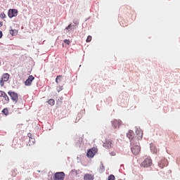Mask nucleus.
Listing matches in <instances>:
<instances>
[{"label":"nucleus","instance_id":"nucleus-9","mask_svg":"<svg viewBox=\"0 0 180 180\" xmlns=\"http://www.w3.org/2000/svg\"><path fill=\"white\" fill-rule=\"evenodd\" d=\"M136 136L135 137L136 138V141L139 142L140 140L143 139V131L141 129H136Z\"/></svg>","mask_w":180,"mask_h":180},{"label":"nucleus","instance_id":"nucleus-33","mask_svg":"<svg viewBox=\"0 0 180 180\" xmlns=\"http://www.w3.org/2000/svg\"><path fill=\"white\" fill-rule=\"evenodd\" d=\"M37 172H40V171H39V170H38Z\"/></svg>","mask_w":180,"mask_h":180},{"label":"nucleus","instance_id":"nucleus-28","mask_svg":"<svg viewBox=\"0 0 180 180\" xmlns=\"http://www.w3.org/2000/svg\"><path fill=\"white\" fill-rule=\"evenodd\" d=\"M110 154V155H112V156L116 155V153L115 152H111Z\"/></svg>","mask_w":180,"mask_h":180},{"label":"nucleus","instance_id":"nucleus-3","mask_svg":"<svg viewBox=\"0 0 180 180\" xmlns=\"http://www.w3.org/2000/svg\"><path fill=\"white\" fill-rule=\"evenodd\" d=\"M127 137L130 140L131 144H134L137 141V138L134 137V131L129 130L127 134Z\"/></svg>","mask_w":180,"mask_h":180},{"label":"nucleus","instance_id":"nucleus-29","mask_svg":"<svg viewBox=\"0 0 180 180\" xmlns=\"http://www.w3.org/2000/svg\"><path fill=\"white\" fill-rule=\"evenodd\" d=\"M27 136H28V137H30V139H31V137H32V134L28 133Z\"/></svg>","mask_w":180,"mask_h":180},{"label":"nucleus","instance_id":"nucleus-24","mask_svg":"<svg viewBox=\"0 0 180 180\" xmlns=\"http://www.w3.org/2000/svg\"><path fill=\"white\" fill-rule=\"evenodd\" d=\"M0 17H1L3 19H5V18H6V15H5V13H3L0 15Z\"/></svg>","mask_w":180,"mask_h":180},{"label":"nucleus","instance_id":"nucleus-10","mask_svg":"<svg viewBox=\"0 0 180 180\" xmlns=\"http://www.w3.org/2000/svg\"><path fill=\"white\" fill-rule=\"evenodd\" d=\"M8 17L15 18L18 16V10L16 9H10L8 13Z\"/></svg>","mask_w":180,"mask_h":180},{"label":"nucleus","instance_id":"nucleus-18","mask_svg":"<svg viewBox=\"0 0 180 180\" xmlns=\"http://www.w3.org/2000/svg\"><path fill=\"white\" fill-rule=\"evenodd\" d=\"M2 113H4V115H5L6 116H8V115H9V110H8V108H4L2 110Z\"/></svg>","mask_w":180,"mask_h":180},{"label":"nucleus","instance_id":"nucleus-23","mask_svg":"<svg viewBox=\"0 0 180 180\" xmlns=\"http://www.w3.org/2000/svg\"><path fill=\"white\" fill-rule=\"evenodd\" d=\"M58 92H60V91H63V86H59V87L57 89Z\"/></svg>","mask_w":180,"mask_h":180},{"label":"nucleus","instance_id":"nucleus-16","mask_svg":"<svg viewBox=\"0 0 180 180\" xmlns=\"http://www.w3.org/2000/svg\"><path fill=\"white\" fill-rule=\"evenodd\" d=\"M49 105H51V106H54L56 101H54V99L51 98L49 99V101H48Z\"/></svg>","mask_w":180,"mask_h":180},{"label":"nucleus","instance_id":"nucleus-11","mask_svg":"<svg viewBox=\"0 0 180 180\" xmlns=\"http://www.w3.org/2000/svg\"><path fill=\"white\" fill-rule=\"evenodd\" d=\"M33 81H34V77H33V75H30L28 79L25 82V85H26V86H30Z\"/></svg>","mask_w":180,"mask_h":180},{"label":"nucleus","instance_id":"nucleus-21","mask_svg":"<svg viewBox=\"0 0 180 180\" xmlns=\"http://www.w3.org/2000/svg\"><path fill=\"white\" fill-rule=\"evenodd\" d=\"M62 77L63 76H61V75H58V76L56 77V84H58V79H61Z\"/></svg>","mask_w":180,"mask_h":180},{"label":"nucleus","instance_id":"nucleus-8","mask_svg":"<svg viewBox=\"0 0 180 180\" xmlns=\"http://www.w3.org/2000/svg\"><path fill=\"white\" fill-rule=\"evenodd\" d=\"M158 165L160 168L168 166V160L165 158H162L159 162Z\"/></svg>","mask_w":180,"mask_h":180},{"label":"nucleus","instance_id":"nucleus-7","mask_svg":"<svg viewBox=\"0 0 180 180\" xmlns=\"http://www.w3.org/2000/svg\"><path fill=\"white\" fill-rule=\"evenodd\" d=\"M65 174L64 172H56L54 175L53 180H64Z\"/></svg>","mask_w":180,"mask_h":180},{"label":"nucleus","instance_id":"nucleus-30","mask_svg":"<svg viewBox=\"0 0 180 180\" xmlns=\"http://www.w3.org/2000/svg\"><path fill=\"white\" fill-rule=\"evenodd\" d=\"M73 23H75V25H78V22L77 20H74Z\"/></svg>","mask_w":180,"mask_h":180},{"label":"nucleus","instance_id":"nucleus-13","mask_svg":"<svg viewBox=\"0 0 180 180\" xmlns=\"http://www.w3.org/2000/svg\"><path fill=\"white\" fill-rule=\"evenodd\" d=\"M122 124V122L120 120H114L112 121V126L115 129H117V127H120V126Z\"/></svg>","mask_w":180,"mask_h":180},{"label":"nucleus","instance_id":"nucleus-14","mask_svg":"<svg viewBox=\"0 0 180 180\" xmlns=\"http://www.w3.org/2000/svg\"><path fill=\"white\" fill-rule=\"evenodd\" d=\"M1 98H4V101H3L4 105H6V103H9V96H8V94L6 93H4Z\"/></svg>","mask_w":180,"mask_h":180},{"label":"nucleus","instance_id":"nucleus-26","mask_svg":"<svg viewBox=\"0 0 180 180\" xmlns=\"http://www.w3.org/2000/svg\"><path fill=\"white\" fill-rule=\"evenodd\" d=\"M5 91H0V97L2 98Z\"/></svg>","mask_w":180,"mask_h":180},{"label":"nucleus","instance_id":"nucleus-22","mask_svg":"<svg viewBox=\"0 0 180 180\" xmlns=\"http://www.w3.org/2000/svg\"><path fill=\"white\" fill-rule=\"evenodd\" d=\"M64 43L65 44H70L71 41L69 39H65Z\"/></svg>","mask_w":180,"mask_h":180},{"label":"nucleus","instance_id":"nucleus-27","mask_svg":"<svg viewBox=\"0 0 180 180\" xmlns=\"http://www.w3.org/2000/svg\"><path fill=\"white\" fill-rule=\"evenodd\" d=\"M5 82H4V80H2V79H1V86H4V83Z\"/></svg>","mask_w":180,"mask_h":180},{"label":"nucleus","instance_id":"nucleus-19","mask_svg":"<svg viewBox=\"0 0 180 180\" xmlns=\"http://www.w3.org/2000/svg\"><path fill=\"white\" fill-rule=\"evenodd\" d=\"M91 40H92V37L88 36L86 41V43H90V41H91Z\"/></svg>","mask_w":180,"mask_h":180},{"label":"nucleus","instance_id":"nucleus-17","mask_svg":"<svg viewBox=\"0 0 180 180\" xmlns=\"http://www.w3.org/2000/svg\"><path fill=\"white\" fill-rule=\"evenodd\" d=\"M17 34H18V32L16 31V30H10V34H11V36H16Z\"/></svg>","mask_w":180,"mask_h":180},{"label":"nucleus","instance_id":"nucleus-25","mask_svg":"<svg viewBox=\"0 0 180 180\" xmlns=\"http://www.w3.org/2000/svg\"><path fill=\"white\" fill-rule=\"evenodd\" d=\"M71 27H72V25L70 24L68 27H66L65 30H68L69 29H71Z\"/></svg>","mask_w":180,"mask_h":180},{"label":"nucleus","instance_id":"nucleus-12","mask_svg":"<svg viewBox=\"0 0 180 180\" xmlns=\"http://www.w3.org/2000/svg\"><path fill=\"white\" fill-rule=\"evenodd\" d=\"M94 179H95V176H94V174L86 173L84 175V180H94Z\"/></svg>","mask_w":180,"mask_h":180},{"label":"nucleus","instance_id":"nucleus-32","mask_svg":"<svg viewBox=\"0 0 180 180\" xmlns=\"http://www.w3.org/2000/svg\"><path fill=\"white\" fill-rule=\"evenodd\" d=\"M3 25L2 22H0V27H2Z\"/></svg>","mask_w":180,"mask_h":180},{"label":"nucleus","instance_id":"nucleus-5","mask_svg":"<svg viewBox=\"0 0 180 180\" xmlns=\"http://www.w3.org/2000/svg\"><path fill=\"white\" fill-rule=\"evenodd\" d=\"M151 165H153V160L150 158H146L141 163V167H143V168H148Z\"/></svg>","mask_w":180,"mask_h":180},{"label":"nucleus","instance_id":"nucleus-4","mask_svg":"<svg viewBox=\"0 0 180 180\" xmlns=\"http://www.w3.org/2000/svg\"><path fill=\"white\" fill-rule=\"evenodd\" d=\"M8 94L9 95V96H11V99L13 101V102H15V103H18V101L19 100L18 93L9 91L8 92Z\"/></svg>","mask_w":180,"mask_h":180},{"label":"nucleus","instance_id":"nucleus-1","mask_svg":"<svg viewBox=\"0 0 180 180\" xmlns=\"http://www.w3.org/2000/svg\"><path fill=\"white\" fill-rule=\"evenodd\" d=\"M116 146H117V140L116 139H106L103 144V147L106 150H110V148H113Z\"/></svg>","mask_w":180,"mask_h":180},{"label":"nucleus","instance_id":"nucleus-31","mask_svg":"<svg viewBox=\"0 0 180 180\" xmlns=\"http://www.w3.org/2000/svg\"><path fill=\"white\" fill-rule=\"evenodd\" d=\"M2 37V31H0V39Z\"/></svg>","mask_w":180,"mask_h":180},{"label":"nucleus","instance_id":"nucleus-2","mask_svg":"<svg viewBox=\"0 0 180 180\" xmlns=\"http://www.w3.org/2000/svg\"><path fill=\"white\" fill-rule=\"evenodd\" d=\"M132 146L131 148V151L134 154V155H139L140 151H141V147L140 146V142L136 141L134 143H131Z\"/></svg>","mask_w":180,"mask_h":180},{"label":"nucleus","instance_id":"nucleus-6","mask_svg":"<svg viewBox=\"0 0 180 180\" xmlns=\"http://www.w3.org/2000/svg\"><path fill=\"white\" fill-rule=\"evenodd\" d=\"M96 153H98V148H92L87 151L86 156L88 158H94Z\"/></svg>","mask_w":180,"mask_h":180},{"label":"nucleus","instance_id":"nucleus-20","mask_svg":"<svg viewBox=\"0 0 180 180\" xmlns=\"http://www.w3.org/2000/svg\"><path fill=\"white\" fill-rule=\"evenodd\" d=\"M108 180H115V175L111 174L108 176Z\"/></svg>","mask_w":180,"mask_h":180},{"label":"nucleus","instance_id":"nucleus-15","mask_svg":"<svg viewBox=\"0 0 180 180\" xmlns=\"http://www.w3.org/2000/svg\"><path fill=\"white\" fill-rule=\"evenodd\" d=\"M9 74L8 73H4L3 75H2V77H1V80L4 82H6L8 81H9Z\"/></svg>","mask_w":180,"mask_h":180}]
</instances>
